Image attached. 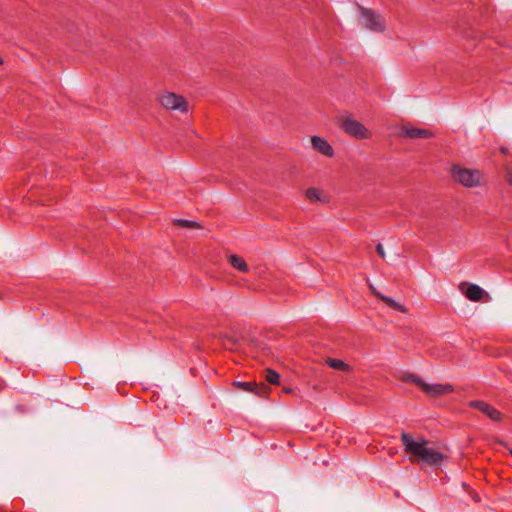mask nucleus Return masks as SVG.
<instances>
[{
  "label": "nucleus",
  "instance_id": "18",
  "mask_svg": "<svg viewBox=\"0 0 512 512\" xmlns=\"http://www.w3.org/2000/svg\"><path fill=\"white\" fill-rule=\"evenodd\" d=\"M376 251H377L378 255H379L381 258H383V259L385 258V251H384V247H383V245H382V244H378V245L376 246Z\"/></svg>",
  "mask_w": 512,
  "mask_h": 512
},
{
  "label": "nucleus",
  "instance_id": "4",
  "mask_svg": "<svg viewBox=\"0 0 512 512\" xmlns=\"http://www.w3.org/2000/svg\"><path fill=\"white\" fill-rule=\"evenodd\" d=\"M410 380L429 397H440L454 391L453 386L449 383H427L416 375H411Z\"/></svg>",
  "mask_w": 512,
  "mask_h": 512
},
{
  "label": "nucleus",
  "instance_id": "15",
  "mask_svg": "<svg viewBox=\"0 0 512 512\" xmlns=\"http://www.w3.org/2000/svg\"><path fill=\"white\" fill-rule=\"evenodd\" d=\"M326 364L335 370L350 371L349 365L340 359L328 358L326 359Z\"/></svg>",
  "mask_w": 512,
  "mask_h": 512
},
{
  "label": "nucleus",
  "instance_id": "6",
  "mask_svg": "<svg viewBox=\"0 0 512 512\" xmlns=\"http://www.w3.org/2000/svg\"><path fill=\"white\" fill-rule=\"evenodd\" d=\"M341 127L345 133L356 139H369L372 136V133L362 123L349 117L342 121Z\"/></svg>",
  "mask_w": 512,
  "mask_h": 512
},
{
  "label": "nucleus",
  "instance_id": "1",
  "mask_svg": "<svg viewBox=\"0 0 512 512\" xmlns=\"http://www.w3.org/2000/svg\"><path fill=\"white\" fill-rule=\"evenodd\" d=\"M401 441L412 462L437 467L444 459L443 453L430 446L424 438L414 439L410 434L402 433Z\"/></svg>",
  "mask_w": 512,
  "mask_h": 512
},
{
  "label": "nucleus",
  "instance_id": "16",
  "mask_svg": "<svg viewBox=\"0 0 512 512\" xmlns=\"http://www.w3.org/2000/svg\"><path fill=\"white\" fill-rule=\"evenodd\" d=\"M265 378L269 383L277 384L279 381V374L271 369H267Z\"/></svg>",
  "mask_w": 512,
  "mask_h": 512
},
{
  "label": "nucleus",
  "instance_id": "20",
  "mask_svg": "<svg viewBox=\"0 0 512 512\" xmlns=\"http://www.w3.org/2000/svg\"><path fill=\"white\" fill-rule=\"evenodd\" d=\"M3 63L2 59L0 58V65Z\"/></svg>",
  "mask_w": 512,
  "mask_h": 512
},
{
  "label": "nucleus",
  "instance_id": "3",
  "mask_svg": "<svg viewBox=\"0 0 512 512\" xmlns=\"http://www.w3.org/2000/svg\"><path fill=\"white\" fill-rule=\"evenodd\" d=\"M451 172L454 180L465 187H477L480 185L481 173L479 170L454 165Z\"/></svg>",
  "mask_w": 512,
  "mask_h": 512
},
{
  "label": "nucleus",
  "instance_id": "7",
  "mask_svg": "<svg viewBox=\"0 0 512 512\" xmlns=\"http://www.w3.org/2000/svg\"><path fill=\"white\" fill-rule=\"evenodd\" d=\"M469 406L477 409L493 421H500L502 419L501 412L484 401L474 400L469 402Z\"/></svg>",
  "mask_w": 512,
  "mask_h": 512
},
{
  "label": "nucleus",
  "instance_id": "5",
  "mask_svg": "<svg viewBox=\"0 0 512 512\" xmlns=\"http://www.w3.org/2000/svg\"><path fill=\"white\" fill-rule=\"evenodd\" d=\"M159 102L163 108L170 111L187 113L189 104L186 99L179 94L170 91H164L159 95Z\"/></svg>",
  "mask_w": 512,
  "mask_h": 512
},
{
  "label": "nucleus",
  "instance_id": "14",
  "mask_svg": "<svg viewBox=\"0 0 512 512\" xmlns=\"http://www.w3.org/2000/svg\"><path fill=\"white\" fill-rule=\"evenodd\" d=\"M373 293L378 297L380 298L384 303H386L389 307L399 311V312H402V313H405L406 312V308L404 305L394 301L392 298L390 297H387V296H384L383 294L379 293V292H376L374 289H373Z\"/></svg>",
  "mask_w": 512,
  "mask_h": 512
},
{
  "label": "nucleus",
  "instance_id": "13",
  "mask_svg": "<svg viewBox=\"0 0 512 512\" xmlns=\"http://www.w3.org/2000/svg\"><path fill=\"white\" fill-rule=\"evenodd\" d=\"M229 263L233 268L240 272L246 273L249 271L248 265L246 264L245 260L240 256L230 255Z\"/></svg>",
  "mask_w": 512,
  "mask_h": 512
},
{
  "label": "nucleus",
  "instance_id": "10",
  "mask_svg": "<svg viewBox=\"0 0 512 512\" xmlns=\"http://www.w3.org/2000/svg\"><path fill=\"white\" fill-rule=\"evenodd\" d=\"M305 196L312 203H314V202L328 203L329 202V197L322 190L315 188V187L308 188L305 192Z\"/></svg>",
  "mask_w": 512,
  "mask_h": 512
},
{
  "label": "nucleus",
  "instance_id": "8",
  "mask_svg": "<svg viewBox=\"0 0 512 512\" xmlns=\"http://www.w3.org/2000/svg\"><path fill=\"white\" fill-rule=\"evenodd\" d=\"M311 144L316 151L326 157H332L334 155L333 147L328 143L326 139L320 136H312Z\"/></svg>",
  "mask_w": 512,
  "mask_h": 512
},
{
  "label": "nucleus",
  "instance_id": "19",
  "mask_svg": "<svg viewBox=\"0 0 512 512\" xmlns=\"http://www.w3.org/2000/svg\"><path fill=\"white\" fill-rule=\"evenodd\" d=\"M509 183L512 185V173L509 174Z\"/></svg>",
  "mask_w": 512,
  "mask_h": 512
},
{
  "label": "nucleus",
  "instance_id": "9",
  "mask_svg": "<svg viewBox=\"0 0 512 512\" xmlns=\"http://www.w3.org/2000/svg\"><path fill=\"white\" fill-rule=\"evenodd\" d=\"M465 285L466 284H464V283L461 284L460 288L469 300L477 302L482 299L485 291L480 286H478L476 284H468L466 289L463 290V287Z\"/></svg>",
  "mask_w": 512,
  "mask_h": 512
},
{
  "label": "nucleus",
  "instance_id": "12",
  "mask_svg": "<svg viewBox=\"0 0 512 512\" xmlns=\"http://www.w3.org/2000/svg\"><path fill=\"white\" fill-rule=\"evenodd\" d=\"M235 385L242 388L244 391L247 392H255L258 395H264L267 391V387L264 385H257L256 383L252 382H235Z\"/></svg>",
  "mask_w": 512,
  "mask_h": 512
},
{
  "label": "nucleus",
  "instance_id": "17",
  "mask_svg": "<svg viewBox=\"0 0 512 512\" xmlns=\"http://www.w3.org/2000/svg\"><path fill=\"white\" fill-rule=\"evenodd\" d=\"M175 222H176L177 225L182 226V227H187V228H196V227H198V224L196 222L190 221V220L177 219Z\"/></svg>",
  "mask_w": 512,
  "mask_h": 512
},
{
  "label": "nucleus",
  "instance_id": "11",
  "mask_svg": "<svg viewBox=\"0 0 512 512\" xmlns=\"http://www.w3.org/2000/svg\"><path fill=\"white\" fill-rule=\"evenodd\" d=\"M402 136L416 139V138H430L433 134L431 131L420 128H403L401 132Z\"/></svg>",
  "mask_w": 512,
  "mask_h": 512
},
{
  "label": "nucleus",
  "instance_id": "2",
  "mask_svg": "<svg viewBox=\"0 0 512 512\" xmlns=\"http://www.w3.org/2000/svg\"><path fill=\"white\" fill-rule=\"evenodd\" d=\"M359 12L361 26L375 33L385 31L386 19L382 14L365 7H359Z\"/></svg>",
  "mask_w": 512,
  "mask_h": 512
}]
</instances>
